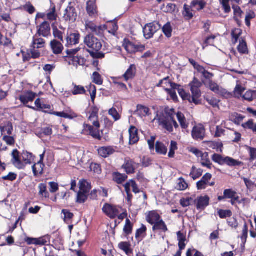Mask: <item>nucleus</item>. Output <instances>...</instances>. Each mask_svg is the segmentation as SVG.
I'll return each mask as SVG.
<instances>
[{
  "label": "nucleus",
  "mask_w": 256,
  "mask_h": 256,
  "mask_svg": "<svg viewBox=\"0 0 256 256\" xmlns=\"http://www.w3.org/2000/svg\"><path fill=\"white\" fill-rule=\"evenodd\" d=\"M173 113L174 109L166 110L165 114L160 116L158 119L159 125L169 132L173 131Z\"/></svg>",
  "instance_id": "nucleus-2"
},
{
  "label": "nucleus",
  "mask_w": 256,
  "mask_h": 256,
  "mask_svg": "<svg viewBox=\"0 0 256 256\" xmlns=\"http://www.w3.org/2000/svg\"><path fill=\"white\" fill-rule=\"evenodd\" d=\"M98 109L96 108H94L90 116L88 118V120L92 122L94 128L88 124H84V128L85 131L87 132L90 135L94 138L101 140L102 136L100 134L99 128L100 124L98 121Z\"/></svg>",
  "instance_id": "nucleus-1"
},
{
  "label": "nucleus",
  "mask_w": 256,
  "mask_h": 256,
  "mask_svg": "<svg viewBox=\"0 0 256 256\" xmlns=\"http://www.w3.org/2000/svg\"><path fill=\"white\" fill-rule=\"evenodd\" d=\"M147 228L146 226L142 224L140 228L138 229L136 233V238L138 241H141L146 236Z\"/></svg>",
  "instance_id": "nucleus-32"
},
{
  "label": "nucleus",
  "mask_w": 256,
  "mask_h": 256,
  "mask_svg": "<svg viewBox=\"0 0 256 256\" xmlns=\"http://www.w3.org/2000/svg\"><path fill=\"white\" fill-rule=\"evenodd\" d=\"M210 198L208 196H200L196 199L198 210H204L209 204Z\"/></svg>",
  "instance_id": "nucleus-19"
},
{
  "label": "nucleus",
  "mask_w": 256,
  "mask_h": 256,
  "mask_svg": "<svg viewBox=\"0 0 256 256\" xmlns=\"http://www.w3.org/2000/svg\"><path fill=\"white\" fill-rule=\"evenodd\" d=\"M188 187V184L182 178H180L178 180V182L176 188L179 190H184Z\"/></svg>",
  "instance_id": "nucleus-60"
},
{
  "label": "nucleus",
  "mask_w": 256,
  "mask_h": 256,
  "mask_svg": "<svg viewBox=\"0 0 256 256\" xmlns=\"http://www.w3.org/2000/svg\"><path fill=\"white\" fill-rule=\"evenodd\" d=\"M119 248L124 251L127 255L132 254V250L130 248V244L128 242H121L118 244Z\"/></svg>",
  "instance_id": "nucleus-50"
},
{
  "label": "nucleus",
  "mask_w": 256,
  "mask_h": 256,
  "mask_svg": "<svg viewBox=\"0 0 256 256\" xmlns=\"http://www.w3.org/2000/svg\"><path fill=\"white\" fill-rule=\"evenodd\" d=\"M156 86L162 87L164 90L166 91V90H170V88H174L176 86L178 87V84L170 82L169 77H166L160 80Z\"/></svg>",
  "instance_id": "nucleus-18"
},
{
  "label": "nucleus",
  "mask_w": 256,
  "mask_h": 256,
  "mask_svg": "<svg viewBox=\"0 0 256 256\" xmlns=\"http://www.w3.org/2000/svg\"><path fill=\"white\" fill-rule=\"evenodd\" d=\"M62 214H64V220L67 224H70V220L72 218L74 214L68 210L64 209L62 210Z\"/></svg>",
  "instance_id": "nucleus-56"
},
{
  "label": "nucleus",
  "mask_w": 256,
  "mask_h": 256,
  "mask_svg": "<svg viewBox=\"0 0 256 256\" xmlns=\"http://www.w3.org/2000/svg\"><path fill=\"white\" fill-rule=\"evenodd\" d=\"M226 122L222 121L220 126H216V130L214 134V138H220L224 135V128H226Z\"/></svg>",
  "instance_id": "nucleus-35"
},
{
  "label": "nucleus",
  "mask_w": 256,
  "mask_h": 256,
  "mask_svg": "<svg viewBox=\"0 0 256 256\" xmlns=\"http://www.w3.org/2000/svg\"><path fill=\"white\" fill-rule=\"evenodd\" d=\"M129 134L130 144H134L138 141L139 138L138 135V130L136 127L134 126H130L129 129Z\"/></svg>",
  "instance_id": "nucleus-26"
},
{
  "label": "nucleus",
  "mask_w": 256,
  "mask_h": 256,
  "mask_svg": "<svg viewBox=\"0 0 256 256\" xmlns=\"http://www.w3.org/2000/svg\"><path fill=\"white\" fill-rule=\"evenodd\" d=\"M136 67L134 64H131L122 76L126 81L132 79L136 74Z\"/></svg>",
  "instance_id": "nucleus-25"
},
{
  "label": "nucleus",
  "mask_w": 256,
  "mask_h": 256,
  "mask_svg": "<svg viewBox=\"0 0 256 256\" xmlns=\"http://www.w3.org/2000/svg\"><path fill=\"white\" fill-rule=\"evenodd\" d=\"M21 158L25 164H31L34 160V156L32 153L28 152H23Z\"/></svg>",
  "instance_id": "nucleus-37"
},
{
  "label": "nucleus",
  "mask_w": 256,
  "mask_h": 256,
  "mask_svg": "<svg viewBox=\"0 0 256 256\" xmlns=\"http://www.w3.org/2000/svg\"><path fill=\"white\" fill-rule=\"evenodd\" d=\"M146 220L149 224L154 225L156 224V222L162 220V218L156 211L153 210L147 214Z\"/></svg>",
  "instance_id": "nucleus-16"
},
{
  "label": "nucleus",
  "mask_w": 256,
  "mask_h": 256,
  "mask_svg": "<svg viewBox=\"0 0 256 256\" xmlns=\"http://www.w3.org/2000/svg\"><path fill=\"white\" fill-rule=\"evenodd\" d=\"M36 94L32 91L26 92L24 94L20 96V100L24 104H26L29 102H32L36 98Z\"/></svg>",
  "instance_id": "nucleus-22"
},
{
  "label": "nucleus",
  "mask_w": 256,
  "mask_h": 256,
  "mask_svg": "<svg viewBox=\"0 0 256 256\" xmlns=\"http://www.w3.org/2000/svg\"><path fill=\"white\" fill-rule=\"evenodd\" d=\"M137 114L140 117L146 116L150 114V108L138 104L136 106Z\"/></svg>",
  "instance_id": "nucleus-38"
},
{
  "label": "nucleus",
  "mask_w": 256,
  "mask_h": 256,
  "mask_svg": "<svg viewBox=\"0 0 256 256\" xmlns=\"http://www.w3.org/2000/svg\"><path fill=\"white\" fill-rule=\"evenodd\" d=\"M86 28L90 29L92 32L98 36L102 35L104 32L106 30V25L104 24L96 26L92 22H89L86 24Z\"/></svg>",
  "instance_id": "nucleus-15"
},
{
  "label": "nucleus",
  "mask_w": 256,
  "mask_h": 256,
  "mask_svg": "<svg viewBox=\"0 0 256 256\" xmlns=\"http://www.w3.org/2000/svg\"><path fill=\"white\" fill-rule=\"evenodd\" d=\"M50 46L53 53L55 54H61L64 50V46L60 42L54 40L50 42Z\"/></svg>",
  "instance_id": "nucleus-20"
},
{
  "label": "nucleus",
  "mask_w": 256,
  "mask_h": 256,
  "mask_svg": "<svg viewBox=\"0 0 256 256\" xmlns=\"http://www.w3.org/2000/svg\"><path fill=\"white\" fill-rule=\"evenodd\" d=\"M152 230L154 232H160L164 233L168 231L167 226L162 220L152 225Z\"/></svg>",
  "instance_id": "nucleus-24"
},
{
  "label": "nucleus",
  "mask_w": 256,
  "mask_h": 256,
  "mask_svg": "<svg viewBox=\"0 0 256 256\" xmlns=\"http://www.w3.org/2000/svg\"><path fill=\"white\" fill-rule=\"evenodd\" d=\"M102 210L107 216L112 219L114 218L120 212L116 206L108 204H106L104 206Z\"/></svg>",
  "instance_id": "nucleus-7"
},
{
  "label": "nucleus",
  "mask_w": 256,
  "mask_h": 256,
  "mask_svg": "<svg viewBox=\"0 0 256 256\" xmlns=\"http://www.w3.org/2000/svg\"><path fill=\"white\" fill-rule=\"evenodd\" d=\"M176 234L178 240V241L179 248L180 249V250H183L186 247V244L184 243L186 240V235L180 231L177 232Z\"/></svg>",
  "instance_id": "nucleus-39"
},
{
  "label": "nucleus",
  "mask_w": 256,
  "mask_h": 256,
  "mask_svg": "<svg viewBox=\"0 0 256 256\" xmlns=\"http://www.w3.org/2000/svg\"><path fill=\"white\" fill-rule=\"evenodd\" d=\"M37 34L46 38L50 34V27L48 22L44 21L38 27Z\"/></svg>",
  "instance_id": "nucleus-11"
},
{
  "label": "nucleus",
  "mask_w": 256,
  "mask_h": 256,
  "mask_svg": "<svg viewBox=\"0 0 256 256\" xmlns=\"http://www.w3.org/2000/svg\"><path fill=\"white\" fill-rule=\"evenodd\" d=\"M79 188L80 192L88 194L92 188L91 184L85 180H82L79 182Z\"/></svg>",
  "instance_id": "nucleus-29"
},
{
  "label": "nucleus",
  "mask_w": 256,
  "mask_h": 256,
  "mask_svg": "<svg viewBox=\"0 0 256 256\" xmlns=\"http://www.w3.org/2000/svg\"><path fill=\"white\" fill-rule=\"evenodd\" d=\"M77 17L76 8L70 2L64 11L63 18L66 22L72 23L76 22Z\"/></svg>",
  "instance_id": "nucleus-5"
},
{
  "label": "nucleus",
  "mask_w": 256,
  "mask_h": 256,
  "mask_svg": "<svg viewBox=\"0 0 256 256\" xmlns=\"http://www.w3.org/2000/svg\"><path fill=\"white\" fill-rule=\"evenodd\" d=\"M192 7L191 5L188 6L186 4L184 5V10L182 12V15L186 20H190L194 16L193 10L192 9Z\"/></svg>",
  "instance_id": "nucleus-34"
},
{
  "label": "nucleus",
  "mask_w": 256,
  "mask_h": 256,
  "mask_svg": "<svg viewBox=\"0 0 256 256\" xmlns=\"http://www.w3.org/2000/svg\"><path fill=\"white\" fill-rule=\"evenodd\" d=\"M245 90L246 88L241 85L236 84L234 91V96L238 98L242 97V94Z\"/></svg>",
  "instance_id": "nucleus-59"
},
{
  "label": "nucleus",
  "mask_w": 256,
  "mask_h": 256,
  "mask_svg": "<svg viewBox=\"0 0 256 256\" xmlns=\"http://www.w3.org/2000/svg\"><path fill=\"white\" fill-rule=\"evenodd\" d=\"M242 126L244 129L251 130L253 132L256 133V123H254L252 119L249 120L247 122L242 124Z\"/></svg>",
  "instance_id": "nucleus-47"
},
{
  "label": "nucleus",
  "mask_w": 256,
  "mask_h": 256,
  "mask_svg": "<svg viewBox=\"0 0 256 256\" xmlns=\"http://www.w3.org/2000/svg\"><path fill=\"white\" fill-rule=\"evenodd\" d=\"M0 129L2 134H8L10 136L12 134L13 131L12 124L10 122H6L4 126H0Z\"/></svg>",
  "instance_id": "nucleus-36"
},
{
  "label": "nucleus",
  "mask_w": 256,
  "mask_h": 256,
  "mask_svg": "<svg viewBox=\"0 0 256 256\" xmlns=\"http://www.w3.org/2000/svg\"><path fill=\"white\" fill-rule=\"evenodd\" d=\"M208 87L212 91L223 96L228 98L232 95L230 93L228 92L225 89L220 87L216 83L212 80L209 81Z\"/></svg>",
  "instance_id": "nucleus-9"
},
{
  "label": "nucleus",
  "mask_w": 256,
  "mask_h": 256,
  "mask_svg": "<svg viewBox=\"0 0 256 256\" xmlns=\"http://www.w3.org/2000/svg\"><path fill=\"white\" fill-rule=\"evenodd\" d=\"M38 36L37 34L33 36V40L31 48L34 49L40 48L44 47L45 40Z\"/></svg>",
  "instance_id": "nucleus-21"
},
{
  "label": "nucleus",
  "mask_w": 256,
  "mask_h": 256,
  "mask_svg": "<svg viewBox=\"0 0 256 256\" xmlns=\"http://www.w3.org/2000/svg\"><path fill=\"white\" fill-rule=\"evenodd\" d=\"M115 152V150L112 146H104L98 150V154L103 157L107 158Z\"/></svg>",
  "instance_id": "nucleus-23"
},
{
  "label": "nucleus",
  "mask_w": 256,
  "mask_h": 256,
  "mask_svg": "<svg viewBox=\"0 0 256 256\" xmlns=\"http://www.w3.org/2000/svg\"><path fill=\"white\" fill-rule=\"evenodd\" d=\"M212 159L214 162L220 165L226 164L229 166H241L242 164V162L236 160L233 158L229 156L224 157L218 154H214Z\"/></svg>",
  "instance_id": "nucleus-3"
},
{
  "label": "nucleus",
  "mask_w": 256,
  "mask_h": 256,
  "mask_svg": "<svg viewBox=\"0 0 256 256\" xmlns=\"http://www.w3.org/2000/svg\"><path fill=\"white\" fill-rule=\"evenodd\" d=\"M86 88L89 92L90 95L92 102L94 103L96 94V86L92 84H90V85L86 86Z\"/></svg>",
  "instance_id": "nucleus-55"
},
{
  "label": "nucleus",
  "mask_w": 256,
  "mask_h": 256,
  "mask_svg": "<svg viewBox=\"0 0 256 256\" xmlns=\"http://www.w3.org/2000/svg\"><path fill=\"white\" fill-rule=\"evenodd\" d=\"M203 172V170L201 168H196L195 166L192 168L190 176L194 180L200 178Z\"/></svg>",
  "instance_id": "nucleus-45"
},
{
  "label": "nucleus",
  "mask_w": 256,
  "mask_h": 256,
  "mask_svg": "<svg viewBox=\"0 0 256 256\" xmlns=\"http://www.w3.org/2000/svg\"><path fill=\"white\" fill-rule=\"evenodd\" d=\"M74 86L72 90V93L74 95L83 94L86 92V90L83 86L80 85H76L73 84Z\"/></svg>",
  "instance_id": "nucleus-52"
},
{
  "label": "nucleus",
  "mask_w": 256,
  "mask_h": 256,
  "mask_svg": "<svg viewBox=\"0 0 256 256\" xmlns=\"http://www.w3.org/2000/svg\"><path fill=\"white\" fill-rule=\"evenodd\" d=\"M124 48L130 54L135 53L138 50V45H136L132 42H128L124 45Z\"/></svg>",
  "instance_id": "nucleus-46"
},
{
  "label": "nucleus",
  "mask_w": 256,
  "mask_h": 256,
  "mask_svg": "<svg viewBox=\"0 0 256 256\" xmlns=\"http://www.w3.org/2000/svg\"><path fill=\"white\" fill-rule=\"evenodd\" d=\"M244 116L242 115L234 112L230 116V120L237 125H239L243 120Z\"/></svg>",
  "instance_id": "nucleus-41"
},
{
  "label": "nucleus",
  "mask_w": 256,
  "mask_h": 256,
  "mask_svg": "<svg viewBox=\"0 0 256 256\" xmlns=\"http://www.w3.org/2000/svg\"><path fill=\"white\" fill-rule=\"evenodd\" d=\"M174 88H177L179 95L184 100H188V101L190 94L186 92L180 85L178 84V87L176 86Z\"/></svg>",
  "instance_id": "nucleus-61"
},
{
  "label": "nucleus",
  "mask_w": 256,
  "mask_h": 256,
  "mask_svg": "<svg viewBox=\"0 0 256 256\" xmlns=\"http://www.w3.org/2000/svg\"><path fill=\"white\" fill-rule=\"evenodd\" d=\"M206 130L202 126H194L192 132V138L195 140H202L205 136Z\"/></svg>",
  "instance_id": "nucleus-10"
},
{
  "label": "nucleus",
  "mask_w": 256,
  "mask_h": 256,
  "mask_svg": "<svg viewBox=\"0 0 256 256\" xmlns=\"http://www.w3.org/2000/svg\"><path fill=\"white\" fill-rule=\"evenodd\" d=\"M46 18L50 21L56 20L58 14L56 13V6L54 4H51L50 8L47 12Z\"/></svg>",
  "instance_id": "nucleus-28"
},
{
  "label": "nucleus",
  "mask_w": 256,
  "mask_h": 256,
  "mask_svg": "<svg viewBox=\"0 0 256 256\" xmlns=\"http://www.w3.org/2000/svg\"><path fill=\"white\" fill-rule=\"evenodd\" d=\"M86 10L89 16L96 17L98 14V9L95 0H89L86 2Z\"/></svg>",
  "instance_id": "nucleus-14"
},
{
  "label": "nucleus",
  "mask_w": 256,
  "mask_h": 256,
  "mask_svg": "<svg viewBox=\"0 0 256 256\" xmlns=\"http://www.w3.org/2000/svg\"><path fill=\"white\" fill-rule=\"evenodd\" d=\"M139 165L138 163H136L133 160L130 158H126L122 168L127 174H134L136 170L138 168Z\"/></svg>",
  "instance_id": "nucleus-8"
},
{
  "label": "nucleus",
  "mask_w": 256,
  "mask_h": 256,
  "mask_svg": "<svg viewBox=\"0 0 256 256\" xmlns=\"http://www.w3.org/2000/svg\"><path fill=\"white\" fill-rule=\"evenodd\" d=\"M45 165L43 162H38L32 166L33 173L34 176L38 177L43 174L44 168Z\"/></svg>",
  "instance_id": "nucleus-27"
},
{
  "label": "nucleus",
  "mask_w": 256,
  "mask_h": 256,
  "mask_svg": "<svg viewBox=\"0 0 256 256\" xmlns=\"http://www.w3.org/2000/svg\"><path fill=\"white\" fill-rule=\"evenodd\" d=\"M201 158V164L204 167L211 169L212 166V163L209 158L208 153L204 152L200 157Z\"/></svg>",
  "instance_id": "nucleus-30"
},
{
  "label": "nucleus",
  "mask_w": 256,
  "mask_h": 256,
  "mask_svg": "<svg viewBox=\"0 0 256 256\" xmlns=\"http://www.w3.org/2000/svg\"><path fill=\"white\" fill-rule=\"evenodd\" d=\"M80 38V34L78 32L68 34L66 44V46L69 47L78 44L79 42Z\"/></svg>",
  "instance_id": "nucleus-17"
},
{
  "label": "nucleus",
  "mask_w": 256,
  "mask_h": 256,
  "mask_svg": "<svg viewBox=\"0 0 256 256\" xmlns=\"http://www.w3.org/2000/svg\"><path fill=\"white\" fill-rule=\"evenodd\" d=\"M192 95L188 96V102L190 103H194L196 105H198L201 103L200 99L201 97L202 93L200 89L190 88Z\"/></svg>",
  "instance_id": "nucleus-12"
},
{
  "label": "nucleus",
  "mask_w": 256,
  "mask_h": 256,
  "mask_svg": "<svg viewBox=\"0 0 256 256\" xmlns=\"http://www.w3.org/2000/svg\"><path fill=\"white\" fill-rule=\"evenodd\" d=\"M133 225L128 218H126V224L124 228V232L126 235L130 234L132 231Z\"/></svg>",
  "instance_id": "nucleus-57"
},
{
  "label": "nucleus",
  "mask_w": 256,
  "mask_h": 256,
  "mask_svg": "<svg viewBox=\"0 0 256 256\" xmlns=\"http://www.w3.org/2000/svg\"><path fill=\"white\" fill-rule=\"evenodd\" d=\"M86 60L82 56H72V58L69 62L70 64H72L74 66H83L85 65Z\"/></svg>",
  "instance_id": "nucleus-31"
},
{
  "label": "nucleus",
  "mask_w": 256,
  "mask_h": 256,
  "mask_svg": "<svg viewBox=\"0 0 256 256\" xmlns=\"http://www.w3.org/2000/svg\"><path fill=\"white\" fill-rule=\"evenodd\" d=\"M53 34L56 38L60 40V42H64L62 32L59 30L56 26L52 25Z\"/></svg>",
  "instance_id": "nucleus-64"
},
{
  "label": "nucleus",
  "mask_w": 256,
  "mask_h": 256,
  "mask_svg": "<svg viewBox=\"0 0 256 256\" xmlns=\"http://www.w3.org/2000/svg\"><path fill=\"white\" fill-rule=\"evenodd\" d=\"M242 98L244 100L251 102L256 99V90H248Z\"/></svg>",
  "instance_id": "nucleus-48"
},
{
  "label": "nucleus",
  "mask_w": 256,
  "mask_h": 256,
  "mask_svg": "<svg viewBox=\"0 0 256 256\" xmlns=\"http://www.w3.org/2000/svg\"><path fill=\"white\" fill-rule=\"evenodd\" d=\"M84 43L93 51L98 52L102 48V44L100 40L92 34L87 35L85 37Z\"/></svg>",
  "instance_id": "nucleus-4"
},
{
  "label": "nucleus",
  "mask_w": 256,
  "mask_h": 256,
  "mask_svg": "<svg viewBox=\"0 0 256 256\" xmlns=\"http://www.w3.org/2000/svg\"><path fill=\"white\" fill-rule=\"evenodd\" d=\"M176 8V5L174 4H168L166 6L164 4L162 10L166 13L172 14L174 12Z\"/></svg>",
  "instance_id": "nucleus-58"
},
{
  "label": "nucleus",
  "mask_w": 256,
  "mask_h": 256,
  "mask_svg": "<svg viewBox=\"0 0 256 256\" xmlns=\"http://www.w3.org/2000/svg\"><path fill=\"white\" fill-rule=\"evenodd\" d=\"M12 164L18 169L24 168L25 166L20 159L19 152L16 149H15L12 151Z\"/></svg>",
  "instance_id": "nucleus-13"
},
{
  "label": "nucleus",
  "mask_w": 256,
  "mask_h": 256,
  "mask_svg": "<svg viewBox=\"0 0 256 256\" xmlns=\"http://www.w3.org/2000/svg\"><path fill=\"white\" fill-rule=\"evenodd\" d=\"M88 198V194L78 191L77 194L76 202L78 204H83L86 202Z\"/></svg>",
  "instance_id": "nucleus-54"
},
{
  "label": "nucleus",
  "mask_w": 256,
  "mask_h": 256,
  "mask_svg": "<svg viewBox=\"0 0 256 256\" xmlns=\"http://www.w3.org/2000/svg\"><path fill=\"white\" fill-rule=\"evenodd\" d=\"M38 194L42 198H50V194L47 190V186L46 184L40 183L38 184Z\"/></svg>",
  "instance_id": "nucleus-33"
},
{
  "label": "nucleus",
  "mask_w": 256,
  "mask_h": 256,
  "mask_svg": "<svg viewBox=\"0 0 256 256\" xmlns=\"http://www.w3.org/2000/svg\"><path fill=\"white\" fill-rule=\"evenodd\" d=\"M194 202H196L192 198L187 197L182 198L180 200V204L183 207H187L192 204Z\"/></svg>",
  "instance_id": "nucleus-63"
},
{
  "label": "nucleus",
  "mask_w": 256,
  "mask_h": 256,
  "mask_svg": "<svg viewBox=\"0 0 256 256\" xmlns=\"http://www.w3.org/2000/svg\"><path fill=\"white\" fill-rule=\"evenodd\" d=\"M238 52L241 54H248V50L246 42L243 40H240V44L237 48Z\"/></svg>",
  "instance_id": "nucleus-40"
},
{
  "label": "nucleus",
  "mask_w": 256,
  "mask_h": 256,
  "mask_svg": "<svg viewBox=\"0 0 256 256\" xmlns=\"http://www.w3.org/2000/svg\"><path fill=\"white\" fill-rule=\"evenodd\" d=\"M50 236L49 235H46L40 238H36V245L43 246L48 244L50 242Z\"/></svg>",
  "instance_id": "nucleus-53"
},
{
  "label": "nucleus",
  "mask_w": 256,
  "mask_h": 256,
  "mask_svg": "<svg viewBox=\"0 0 256 256\" xmlns=\"http://www.w3.org/2000/svg\"><path fill=\"white\" fill-rule=\"evenodd\" d=\"M242 30L240 28H236L232 32V41L234 44L238 42L239 37L242 34Z\"/></svg>",
  "instance_id": "nucleus-62"
},
{
  "label": "nucleus",
  "mask_w": 256,
  "mask_h": 256,
  "mask_svg": "<svg viewBox=\"0 0 256 256\" xmlns=\"http://www.w3.org/2000/svg\"><path fill=\"white\" fill-rule=\"evenodd\" d=\"M128 178L126 174H121L119 172H114L113 174V180L116 183L120 184L124 182Z\"/></svg>",
  "instance_id": "nucleus-44"
},
{
  "label": "nucleus",
  "mask_w": 256,
  "mask_h": 256,
  "mask_svg": "<svg viewBox=\"0 0 256 256\" xmlns=\"http://www.w3.org/2000/svg\"><path fill=\"white\" fill-rule=\"evenodd\" d=\"M160 28V25L158 23L152 22L146 24L143 28L144 37L147 40L152 38Z\"/></svg>",
  "instance_id": "nucleus-6"
},
{
  "label": "nucleus",
  "mask_w": 256,
  "mask_h": 256,
  "mask_svg": "<svg viewBox=\"0 0 256 256\" xmlns=\"http://www.w3.org/2000/svg\"><path fill=\"white\" fill-rule=\"evenodd\" d=\"M156 150L158 154L165 155L167 153L168 149L163 143L156 142Z\"/></svg>",
  "instance_id": "nucleus-43"
},
{
  "label": "nucleus",
  "mask_w": 256,
  "mask_h": 256,
  "mask_svg": "<svg viewBox=\"0 0 256 256\" xmlns=\"http://www.w3.org/2000/svg\"><path fill=\"white\" fill-rule=\"evenodd\" d=\"M164 34L168 38H170L172 36V28L170 22L166 24L162 28Z\"/></svg>",
  "instance_id": "nucleus-49"
},
{
  "label": "nucleus",
  "mask_w": 256,
  "mask_h": 256,
  "mask_svg": "<svg viewBox=\"0 0 256 256\" xmlns=\"http://www.w3.org/2000/svg\"><path fill=\"white\" fill-rule=\"evenodd\" d=\"M176 117L181 127L184 129L188 127V123L186 122L184 114L181 112H178L176 114Z\"/></svg>",
  "instance_id": "nucleus-42"
},
{
  "label": "nucleus",
  "mask_w": 256,
  "mask_h": 256,
  "mask_svg": "<svg viewBox=\"0 0 256 256\" xmlns=\"http://www.w3.org/2000/svg\"><path fill=\"white\" fill-rule=\"evenodd\" d=\"M206 2L202 0H194L191 2V6L197 10H200L205 7Z\"/></svg>",
  "instance_id": "nucleus-51"
}]
</instances>
